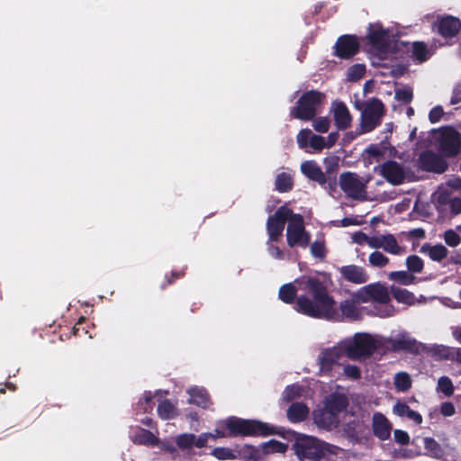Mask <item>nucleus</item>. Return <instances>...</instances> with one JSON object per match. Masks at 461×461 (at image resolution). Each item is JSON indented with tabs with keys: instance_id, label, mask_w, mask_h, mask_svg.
Wrapping results in <instances>:
<instances>
[{
	"instance_id": "obj_1",
	"label": "nucleus",
	"mask_w": 461,
	"mask_h": 461,
	"mask_svg": "<svg viewBox=\"0 0 461 461\" xmlns=\"http://www.w3.org/2000/svg\"><path fill=\"white\" fill-rule=\"evenodd\" d=\"M299 289L308 293L297 296V288L292 283L283 285L278 291V298L286 304L294 303V309L312 318L334 320L338 316L335 301L329 294L327 286L318 277L308 276L297 280Z\"/></svg>"
},
{
	"instance_id": "obj_2",
	"label": "nucleus",
	"mask_w": 461,
	"mask_h": 461,
	"mask_svg": "<svg viewBox=\"0 0 461 461\" xmlns=\"http://www.w3.org/2000/svg\"><path fill=\"white\" fill-rule=\"evenodd\" d=\"M221 424L229 430V437H267L279 434L274 427L269 426L267 423L255 420H243L234 416L226 419Z\"/></svg>"
},
{
	"instance_id": "obj_3",
	"label": "nucleus",
	"mask_w": 461,
	"mask_h": 461,
	"mask_svg": "<svg viewBox=\"0 0 461 461\" xmlns=\"http://www.w3.org/2000/svg\"><path fill=\"white\" fill-rule=\"evenodd\" d=\"M335 447L314 437L297 438L293 448L301 461H321L329 455L336 454Z\"/></svg>"
},
{
	"instance_id": "obj_4",
	"label": "nucleus",
	"mask_w": 461,
	"mask_h": 461,
	"mask_svg": "<svg viewBox=\"0 0 461 461\" xmlns=\"http://www.w3.org/2000/svg\"><path fill=\"white\" fill-rule=\"evenodd\" d=\"M325 97V94L318 90L304 92L296 101L295 105L290 109V116L306 122L313 120L323 104Z\"/></svg>"
},
{
	"instance_id": "obj_5",
	"label": "nucleus",
	"mask_w": 461,
	"mask_h": 461,
	"mask_svg": "<svg viewBox=\"0 0 461 461\" xmlns=\"http://www.w3.org/2000/svg\"><path fill=\"white\" fill-rule=\"evenodd\" d=\"M377 348L376 340L367 333H356L352 339L342 344L344 353L352 360L369 357Z\"/></svg>"
},
{
	"instance_id": "obj_6",
	"label": "nucleus",
	"mask_w": 461,
	"mask_h": 461,
	"mask_svg": "<svg viewBox=\"0 0 461 461\" xmlns=\"http://www.w3.org/2000/svg\"><path fill=\"white\" fill-rule=\"evenodd\" d=\"M384 114V105L376 97L366 102L361 113L360 127L362 132H370L381 124L382 117Z\"/></svg>"
},
{
	"instance_id": "obj_7",
	"label": "nucleus",
	"mask_w": 461,
	"mask_h": 461,
	"mask_svg": "<svg viewBox=\"0 0 461 461\" xmlns=\"http://www.w3.org/2000/svg\"><path fill=\"white\" fill-rule=\"evenodd\" d=\"M286 240L289 247L306 248L311 241V235L305 230L303 217L293 213L286 229Z\"/></svg>"
},
{
	"instance_id": "obj_8",
	"label": "nucleus",
	"mask_w": 461,
	"mask_h": 461,
	"mask_svg": "<svg viewBox=\"0 0 461 461\" xmlns=\"http://www.w3.org/2000/svg\"><path fill=\"white\" fill-rule=\"evenodd\" d=\"M354 297L358 302H375L380 304H388L391 301L387 287L379 282L361 287L354 294Z\"/></svg>"
},
{
	"instance_id": "obj_9",
	"label": "nucleus",
	"mask_w": 461,
	"mask_h": 461,
	"mask_svg": "<svg viewBox=\"0 0 461 461\" xmlns=\"http://www.w3.org/2000/svg\"><path fill=\"white\" fill-rule=\"evenodd\" d=\"M293 213L290 208L283 205L268 217L267 230L269 235V241H278L283 235L285 222L290 221Z\"/></svg>"
},
{
	"instance_id": "obj_10",
	"label": "nucleus",
	"mask_w": 461,
	"mask_h": 461,
	"mask_svg": "<svg viewBox=\"0 0 461 461\" xmlns=\"http://www.w3.org/2000/svg\"><path fill=\"white\" fill-rule=\"evenodd\" d=\"M360 50L357 36L344 34L339 36L334 45V56L340 59H351Z\"/></svg>"
},
{
	"instance_id": "obj_11",
	"label": "nucleus",
	"mask_w": 461,
	"mask_h": 461,
	"mask_svg": "<svg viewBox=\"0 0 461 461\" xmlns=\"http://www.w3.org/2000/svg\"><path fill=\"white\" fill-rule=\"evenodd\" d=\"M367 42L379 53L386 54L389 50V31L381 23L369 24L366 34Z\"/></svg>"
},
{
	"instance_id": "obj_12",
	"label": "nucleus",
	"mask_w": 461,
	"mask_h": 461,
	"mask_svg": "<svg viewBox=\"0 0 461 461\" xmlns=\"http://www.w3.org/2000/svg\"><path fill=\"white\" fill-rule=\"evenodd\" d=\"M418 162L423 171L436 174H442L448 167L447 162L441 155L429 149L420 154Z\"/></svg>"
},
{
	"instance_id": "obj_13",
	"label": "nucleus",
	"mask_w": 461,
	"mask_h": 461,
	"mask_svg": "<svg viewBox=\"0 0 461 461\" xmlns=\"http://www.w3.org/2000/svg\"><path fill=\"white\" fill-rule=\"evenodd\" d=\"M439 150L446 158L456 157L461 151V135L450 129L444 131L439 139Z\"/></svg>"
},
{
	"instance_id": "obj_14",
	"label": "nucleus",
	"mask_w": 461,
	"mask_h": 461,
	"mask_svg": "<svg viewBox=\"0 0 461 461\" xmlns=\"http://www.w3.org/2000/svg\"><path fill=\"white\" fill-rule=\"evenodd\" d=\"M339 185L342 191L350 198L359 199L366 193L365 185L352 172H344L339 176Z\"/></svg>"
},
{
	"instance_id": "obj_15",
	"label": "nucleus",
	"mask_w": 461,
	"mask_h": 461,
	"mask_svg": "<svg viewBox=\"0 0 461 461\" xmlns=\"http://www.w3.org/2000/svg\"><path fill=\"white\" fill-rule=\"evenodd\" d=\"M380 175L391 185H399L405 179V172L401 164L387 160L380 166Z\"/></svg>"
},
{
	"instance_id": "obj_16",
	"label": "nucleus",
	"mask_w": 461,
	"mask_h": 461,
	"mask_svg": "<svg viewBox=\"0 0 461 461\" xmlns=\"http://www.w3.org/2000/svg\"><path fill=\"white\" fill-rule=\"evenodd\" d=\"M437 32L445 39L456 36L461 30V22L452 15H446L434 23Z\"/></svg>"
},
{
	"instance_id": "obj_17",
	"label": "nucleus",
	"mask_w": 461,
	"mask_h": 461,
	"mask_svg": "<svg viewBox=\"0 0 461 461\" xmlns=\"http://www.w3.org/2000/svg\"><path fill=\"white\" fill-rule=\"evenodd\" d=\"M373 434L378 439L384 441L391 436L392 423L381 412H375L372 417Z\"/></svg>"
},
{
	"instance_id": "obj_18",
	"label": "nucleus",
	"mask_w": 461,
	"mask_h": 461,
	"mask_svg": "<svg viewBox=\"0 0 461 461\" xmlns=\"http://www.w3.org/2000/svg\"><path fill=\"white\" fill-rule=\"evenodd\" d=\"M341 276L348 282L360 285L367 282L369 276L366 270L357 265H347L339 268Z\"/></svg>"
},
{
	"instance_id": "obj_19",
	"label": "nucleus",
	"mask_w": 461,
	"mask_h": 461,
	"mask_svg": "<svg viewBox=\"0 0 461 461\" xmlns=\"http://www.w3.org/2000/svg\"><path fill=\"white\" fill-rule=\"evenodd\" d=\"M333 118L339 131L347 130L352 122V117L346 104L342 101L333 103Z\"/></svg>"
},
{
	"instance_id": "obj_20",
	"label": "nucleus",
	"mask_w": 461,
	"mask_h": 461,
	"mask_svg": "<svg viewBox=\"0 0 461 461\" xmlns=\"http://www.w3.org/2000/svg\"><path fill=\"white\" fill-rule=\"evenodd\" d=\"M302 173L309 179L323 185L328 182L326 174L321 170V167L313 160H307L301 164Z\"/></svg>"
},
{
	"instance_id": "obj_21",
	"label": "nucleus",
	"mask_w": 461,
	"mask_h": 461,
	"mask_svg": "<svg viewBox=\"0 0 461 461\" xmlns=\"http://www.w3.org/2000/svg\"><path fill=\"white\" fill-rule=\"evenodd\" d=\"M348 405V400L347 396L337 393L330 394L324 402V409L336 416L346 410Z\"/></svg>"
},
{
	"instance_id": "obj_22",
	"label": "nucleus",
	"mask_w": 461,
	"mask_h": 461,
	"mask_svg": "<svg viewBox=\"0 0 461 461\" xmlns=\"http://www.w3.org/2000/svg\"><path fill=\"white\" fill-rule=\"evenodd\" d=\"M308 406L301 402H293L286 411L287 419L293 423L305 420L309 415Z\"/></svg>"
},
{
	"instance_id": "obj_23",
	"label": "nucleus",
	"mask_w": 461,
	"mask_h": 461,
	"mask_svg": "<svg viewBox=\"0 0 461 461\" xmlns=\"http://www.w3.org/2000/svg\"><path fill=\"white\" fill-rule=\"evenodd\" d=\"M340 358V352L338 349H327L320 357V370L324 374H329L334 365L338 364Z\"/></svg>"
},
{
	"instance_id": "obj_24",
	"label": "nucleus",
	"mask_w": 461,
	"mask_h": 461,
	"mask_svg": "<svg viewBox=\"0 0 461 461\" xmlns=\"http://www.w3.org/2000/svg\"><path fill=\"white\" fill-rule=\"evenodd\" d=\"M393 351H406L413 354L420 352V345L413 339L398 338L390 340Z\"/></svg>"
},
{
	"instance_id": "obj_25",
	"label": "nucleus",
	"mask_w": 461,
	"mask_h": 461,
	"mask_svg": "<svg viewBox=\"0 0 461 461\" xmlns=\"http://www.w3.org/2000/svg\"><path fill=\"white\" fill-rule=\"evenodd\" d=\"M190 394L189 402L203 409H208L212 405L210 394L204 388L194 387L188 391Z\"/></svg>"
},
{
	"instance_id": "obj_26",
	"label": "nucleus",
	"mask_w": 461,
	"mask_h": 461,
	"mask_svg": "<svg viewBox=\"0 0 461 461\" xmlns=\"http://www.w3.org/2000/svg\"><path fill=\"white\" fill-rule=\"evenodd\" d=\"M420 251L427 254L429 258L436 262H441L448 254L447 249L442 244L430 245L425 243L422 245Z\"/></svg>"
},
{
	"instance_id": "obj_27",
	"label": "nucleus",
	"mask_w": 461,
	"mask_h": 461,
	"mask_svg": "<svg viewBox=\"0 0 461 461\" xmlns=\"http://www.w3.org/2000/svg\"><path fill=\"white\" fill-rule=\"evenodd\" d=\"M393 412L400 417H407L417 425L422 423V416L418 411L411 410L406 402H397L393 406Z\"/></svg>"
},
{
	"instance_id": "obj_28",
	"label": "nucleus",
	"mask_w": 461,
	"mask_h": 461,
	"mask_svg": "<svg viewBox=\"0 0 461 461\" xmlns=\"http://www.w3.org/2000/svg\"><path fill=\"white\" fill-rule=\"evenodd\" d=\"M360 303L361 302H358L354 295L351 299L342 301L339 304V310L341 311L342 315L350 320H359L361 313L357 307V304Z\"/></svg>"
},
{
	"instance_id": "obj_29",
	"label": "nucleus",
	"mask_w": 461,
	"mask_h": 461,
	"mask_svg": "<svg viewBox=\"0 0 461 461\" xmlns=\"http://www.w3.org/2000/svg\"><path fill=\"white\" fill-rule=\"evenodd\" d=\"M382 247L385 252L392 254V255H402L405 253V248L401 247L398 244V241L396 238L393 234H384L382 235Z\"/></svg>"
},
{
	"instance_id": "obj_30",
	"label": "nucleus",
	"mask_w": 461,
	"mask_h": 461,
	"mask_svg": "<svg viewBox=\"0 0 461 461\" xmlns=\"http://www.w3.org/2000/svg\"><path fill=\"white\" fill-rule=\"evenodd\" d=\"M238 456L246 461H260L262 457L261 447L245 444L237 449Z\"/></svg>"
},
{
	"instance_id": "obj_31",
	"label": "nucleus",
	"mask_w": 461,
	"mask_h": 461,
	"mask_svg": "<svg viewBox=\"0 0 461 461\" xmlns=\"http://www.w3.org/2000/svg\"><path fill=\"white\" fill-rule=\"evenodd\" d=\"M313 417L315 422L323 428H331L338 424V416L332 415L324 408L320 411H314Z\"/></svg>"
},
{
	"instance_id": "obj_32",
	"label": "nucleus",
	"mask_w": 461,
	"mask_h": 461,
	"mask_svg": "<svg viewBox=\"0 0 461 461\" xmlns=\"http://www.w3.org/2000/svg\"><path fill=\"white\" fill-rule=\"evenodd\" d=\"M390 292L393 297L401 303L412 304L415 301L414 294L407 289L391 285Z\"/></svg>"
},
{
	"instance_id": "obj_33",
	"label": "nucleus",
	"mask_w": 461,
	"mask_h": 461,
	"mask_svg": "<svg viewBox=\"0 0 461 461\" xmlns=\"http://www.w3.org/2000/svg\"><path fill=\"white\" fill-rule=\"evenodd\" d=\"M262 457L265 455L274 453H285L287 449V445L276 439H270L267 442L260 445Z\"/></svg>"
},
{
	"instance_id": "obj_34",
	"label": "nucleus",
	"mask_w": 461,
	"mask_h": 461,
	"mask_svg": "<svg viewBox=\"0 0 461 461\" xmlns=\"http://www.w3.org/2000/svg\"><path fill=\"white\" fill-rule=\"evenodd\" d=\"M275 185L279 193L291 191L294 187V181L291 175L285 172L279 173L276 177Z\"/></svg>"
},
{
	"instance_id": "obj_35",
	"label": "nucleus",
	"mask_w": 461,
	"mask_h": 461,
	"mask_svg": "<svg viewBox=\"0 0 461 461\" xmlns=\"http://www.w3.org/2000/svg\"><path fill=\"white\" fill-rule=\"evenodd\" d=\"M388 278L402 285H410L414 284L416 277L409 271H393L388 275Z\"/></svg>"
},
{
	"instance_id": "obj_36",
	"label": "nucleus",
	"mask_w": 461,
	"mask_h": 461,
	"mask_svg": "<svg viewBox=\"0 0 461 461\" xmlns=\"http://www.w3.org/2000/svg\"><path fill=\"white\" fill-rule=\"evenodd\" d=\"M411 57L420 63L427 61L429 58L427 45L423 41H414L411 46Z\"/></svg>"
},
{
	"instance_id": "obj_37",
	"label": "nucleus",
	"mask_w": 461,
	"mask_h": 461,
	"mask_svg": "<svg viewBox=\"0 0 461 461\" xmlns=\"http://www.w3.org/2000/svg\"><path fill=\"white\" fill-rule=\"evenodd\" d=\"M158 415L162 420H170L176 416V408L170 400H163L158 405Z\"/></svg>"
},
{
	"instance_id": "obj_38",
	"label": "nucleus",
	"mask_w": 461,
	"mask_h": 461,
	"mask_svg": "<svg viewBox=\"0 0 461 461\" xmlns=\"http://www.w3.org/2000/svg\"><path fill=\"white\" fill-rule=\"evenodd\" d=\"M366 66L364 64H354L348 68L347 79L349 82H357L366 74Z\"/></svg>"
},
{
	"instance_id": "obj_39",
	"label": "nucleus",
	"mask_w": 461,
	"mask_h": 461,
	"mask_svg": "<svg viewBox=\"0 0 461 461\" xmlns=\"http://www.w3.org/2000/svg\"><path fill=\"white\" fill-rule=\"evenodd\" d=\"M406 267L411 274H419L424 268V262L419 256L411 255L406 258Z\"/></svg>"
},
{
	"instance_id": "obj_40",
	"label": "nucleus",
	"mask_w": 461,
	"mask_h": 461,
	"mask_svg": "<svg viewBox=\"0 0 461 461\" xmlns=\"http://www.w3.org/2000/svg\"><path fill=\"white\" fill-rule=\"evenodd\" d=\"M135 442L141 445H156L158 442V438L155 435L145 429H140V430L135 434Z\"/></svg>"
},
{
	"instance_id": "obj_41",
	"label": "nucleus",
	"mask_w": 461,
	"mask_h": 461,
	"mask_svg": "<svg viewBox=\"0 0 461 461\" xmlns=\"http://www.w3.org/2000/svg\"><path fill=\"white\" fill-rule=\"evenodd\" d=\"M394 386L398 391L405 392L411 387V379L405 372L396 374L394 377Z\"/></svg>"
},
{
	"instance_id": "obj_42",
	"label": "nucleus",
	"mask_w": 461,
	"mask_h": 461,
	"mask_svg": "<svg viewBox=\"0 0 461 461\" xmlns=\"http://www.w3.org/2000/svg\"><path fill=\"white\" fill-rule=\"evenodd\" d=\"M303 391V386L297 384L288 385L284 391L283 399L287 402H292L294 399L299 398L302 395Z\"/></svg>"
},
{
	"instance_id": "obj_43",
	"label": "nucleus",
	"mask_w": 461,
	"mask_h": 461,
	"mask_svg": "<svg viewBox=\"0 0 461 461\" xmlns=\"http://www.w3.org/2000/svg\"><path fill=\"white\" fill-rule=\"evenodd\" d=\"M438 390L445 396L449 397L454 393V385L447 376H441L438 382Z\"/></svg>"
},
{
	"instance_id": "obj_44",
	"label": "nucleus",
	"mask_w": 461,
	"mask_h": 461,
	"mask_svg": "<svg viewBox=\"0 0 461 461\" xmlns=\"http://www.w3.org/2000/svg\"><path fill=\"white\" fill-rule=\"evenodd\" d=\"M185 276V268L172 271L170 275L165 276V279L160 285V289H166L167 286L173 285L177 279L183 278Z\"/></svg>"
},
{
	"instance_id": "obj_45",
	"label": "nucleus",
	"mask_w": 461,
	"mask_h": 461,
	"mask_svg": "<svg viewBox=\"0 0 461 461\" xmlns=\"http://www.w3.org/2000/svg\"><path fill=\"white\" fill-rule=\"evenodd\" d=\"M369 264L375 267H384L389 263V258L380 251H374L369 255Z\"/></svg>"
},
{
	"instance_id": "obj_46",
	"label": "nucleus",
	"mask_w": 461,
	"mask_h": 461,
	"mask_svg": "<svg viewBox=\"0 0 461 461\" xmlns=\"http://www.w3.org/2000/svg\"><path fill=\"white\" fill-rule=\"evenodd\" d=\"M212 454L219 460H232L236 458V455L232 450L224 447H215Z\"/></svg>"
},
{
	"instance_id": "obj_47",
	"label": "nucleus",
	"mask_w": 461,
	"mask_h": 461,
	"mask_svg": "<svg viewBox=\"0 0 461 461\" xmlns=\"http://www.w3.org/2000/svg\"><path fill=\"white\" fill-rule=\"evenodd\" d=\"M310 249L314 258L322 259L326 257V247L324 241L315 240L312 243Z\"/></svg>"
},
{
	"instance_id": "obj_48",
	"label": "nucleus",
	"mask_w": 461,
	"mask_h": 461,
	"mask_svg": "<svg viewBox=\"0 0 461 461\" xmlns=\"http://www.w3.org/2000/svg\"><path fill=\"white\" fill-rule=\"evenodd\" d=\"M195 436L194 434H182L177 437L176 444L182 448H190L194 446Z\"/></svg>"
},
{
	"instance_id": "obj_49",
	"label": "nucleus",
	"mask_w": 461,
	"mask_h": 461,
	"mask_svg": "<svg viewBox=\"0 0 461 461\" xmlns=\"http://www.w3.org/2000/svg\"><path fill=\"white\" fill-rule=\"evenodd\" d=\"M444 240L449 247H456L461 242V237L453 230H447L444 232Z\"/></svg>"
},
{
	"instance_id": "obj_50",
	"label": "nucleus",
	"mask_w": 461,
	"mask_h": 461,
	"mask_svg": "<svg viewBox=\"0 0 461 461\" xmlns=\"http://www.w3.org/2000/svg\"><path fill=\"white\" fill-rule=\"evenodd\" d=\"M395 98L403 103L410 104L413 99V93L411 88H401L395 91Z\"/></svg>"
},
{
	"instance_id": "obj_51",
	"label": "nucleus",
	"mask_w": 461,
	"mask_h": 461,
	"mask_svg": "<svg viewBox=\"0 0 461 461\" xmlns=\"http://www.w3.org/2000/svg\"><path fill=\"white\" fill-rule=\"evenodd\" d=\"M311 136L312 131L309 129H302L298 132L296 140L300 149H305L309 145Z\"/></svg>"
},
{
	"instance_id": "obj_52",
	"label": "nucleus",
	"mask_w": 461,
	"mask_h": 461,
	"mask_svg": "<svg viewBox=\"0 0 461 461\" xmlns=\"http://www.w3.org/2000/svg\"><path fill=\"white\" fill-rule=\"evenodd\" d=\"M424 447L435 456L439 455L442 451L440 445L433 438L429 437L424 438Z\"/></svg>"
},
{
	"instance_id": "obj_53",
	"label": "nucleus",
	"mask_w": 461,
	"mask_h": 461,
	"mask_svg": "<svg viewBox=\"0 0 461 461\" xmlns=\"http://www.w3.org/2000/svg\"><path fill=\"white\" fill-rule=\"evenodd\" d=\"M330 122L327 117H318L313 121V128L316 131L325 133L329 131Z\"/></svg>"
},
{
	"instance_id": "obj_54",
	"label": "nucleus",
	"mask_w": 461,
	"mask_h": 461,
	"mask_svg": "<svg viewBox=\"0 0 461 461\" xmlns=\"http://www.w3.org/2000/svg\"><path fill=\"white\" fill-rule=\"evenodd\" d=\"M358 235L363 237V240L373 249H381L382 247V235L368 237L364 232L358 231Z\"/></svg>"
},
{
	"instance_id": "obj_55",
	"label": "nucleus",
	"mask_w": 461,
	"mask_h": 461,
	"mask_svg": "<svg viewBox=\"0 0 461 461\" xmlns=\"http://www.w3.org/2000/svg\"><path fill=\"white\" fill-rule=\"evenodd\" d=\"M143 412L149 413L152 411L154 407L153 395L151 392H145L143 396V402H140Z\"/></svg>"
},
{
	"instance_id": "obj_56",
	"label": "nucleus",
	"mask_w": 461,
	"mask_h": 461,
	"mask_svg": "<svg viewBox=\"0 0 461 461\" xmlns=\"http://www.w3.org/2000/svg\"><path fill=\"white\" fill-rule=\"evenodd\" d=\"M338 169V164L337 163H329V165L326 166V176L329 181V185L331 189H334L336 186V177L335 176L331 177V175H335L336 171Z\"/></svg>"
},
{
	"instance_id": "obj_57",
	"label": "nucleus",
	"mask_w": 461,
	"mask_h": 461,
	"mask_svg": "<svg viewBox=\"0 0 461 461\" xmlns=\"http://www.w3.org/2000/svg\"><path fill=\"white\" fill-rule=\"evenodd\" d=\"M393 439L396 443L402 446H406L410 443V436L408 432L399 429L393 430Z\"/></svg>"
},
{
	"instance_id": "obj_58",
	"label": "nucleus",
	"mask_w": 461,
	"mask_h": 461,
	"mask_svg": "<svg viewBox=\"0 0 461 461\" xmlns=\"http://www.w3.org/2000/svg\"><path fill=\"white\" fill-rule=\"evenodd\" d=\"M309 145L315 150L321 151L324 148H326L325 145V139L324 137L321 135L312 134L310 138Z\"/></svg>"
},
{
	"instance_id": "obj_59",
	"label": "nucleus",
	"mask_w": 461,
	"mask_h": 461,
	"mask_svg": "<svg viewBox=\"0 0 461 461\" xmlns=\"http://www.w3.org/2000/svg\"><path fill=\"white\" fill-rule=\"evenodd\" d=\"M344 375L352 380H357L361 377V370L355 365H347L344 366Z\"/></svg>"
},
{
	"instance_id": "obj_60",
	"label": "nucleus",
	"mask_w": 461,
	"mask_h": 461,
	"mask_svg": "<svg viewBox=\"0 0 461 461\" xmlns=\"http://www.w3.org/2000/svg\"><path fill=\"white\" fill-rule=\"evenodd\" d=\"M444 114L443 108L440 105L433 107L429 113V119L431 123H436L440 121Z\"/></svg>"
},
{
	"instance_id": "obj_61",
	"label": "nucleus",
	"mask_w": 461,
	"mask_h": 461,
	"mask_svg": "<svg viewBox=\"0 0 461 461\" xmlns=\"http://www.w3.org/2000/svg\"><path fill=\"white\" fill-rule=\"evenodd\" d=\"M455 406L450 402H445L440 406V413L445 417H450L455 414Z\"/></svg>"
},
{
	"instance_id": "obj_62",
	"label": "nucleus",
	"mask_w": 461,
	"mask_h": 461,
	"mask_svg": "<svg viewBox=\"0 0 461 461\" xmlns=\"http://www.w3.org/2000/svg\"><path fill=\"white\" fill-rule=\"evenodd\" d=\"M449 209L452 214H459L461 212V197H455L449 203Z\"/></svg>"
},
{
	"instance_id": "obj_63",
	"label": "nucleus",
	"mask_w": 461,
	"mask_h": 461,
	"mask_svg": "<svg viewBox=\"0 0 461 461\" xmlns=\"http://www.w3.org/2000/svg\"><path fill=\"white\" fill-rule=\"evenodd\" d=\"M268 253L276 259H284L285 258L283 250L279 247L273 244L268 246Z\"/></svg>"
},
{
	"instance_id": "obj_64",
	"label": "nucleus",
	"mask_w": 461,
	"mask_h": 461,
	"mask_svg": "<svg viewBox=\"0 0 461 461\" xmlns=\"http://www.w3.org/2000/svg\"><path fill=\"white\" fill-rule=\"evenodd\" d=\"M425 236L426 232L422 228L412 229L407 232V237L409 239H424Z\"/></svg>"
}]
</instances>
